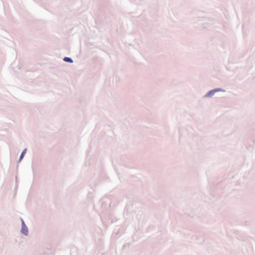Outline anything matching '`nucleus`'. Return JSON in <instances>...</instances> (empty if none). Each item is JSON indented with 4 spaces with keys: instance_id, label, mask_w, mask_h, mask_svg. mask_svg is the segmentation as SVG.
<instances>
[{
    "instance_id": "obj_1",
    "label": "nucleus",
    "mask_w": 255,
    "mask_h": 255,
    "mask_svg": "<svg viewBox=\"0 0 255 255\" xmlns=\"http://www.w3.org/2000/svg\"><path fill=\"white\" fill-rule=\"evenodd\" d=\"M220 91V89H215V90H213L210 91V92H209L208 93V94H207L206 96L210 97V96L213 95L216 92Z\"/></svg>"
},
{
    "instance_id": "obj_2",
    "label": "nucleus",
    "mask_w": 255,
    "mask_h": 255,
    "mask_svg": "<svg viewBox=\"0 0 255 255\" xmlns=\"http://www.w3.org/2000/svg\"><path fill=\"white\" fill-rule=\"evenodd\" d=\"M21 232L25 235H27V234H28V230H27V228L24 226V225H23V226H22V229H21Z\"/></svg>"
},
{
    "instance_id": "obj_3",
    "label": "nucleus",
    "mask_w": 255,
    "mask_h": 255,
    "mask_svg": "<svg viewBox=\"0 0 255 255\" xmlns=\"http://www.w3.org/2000/svg\"><path fill=\"white\" fill-rule=\"evenodd\" d=\"M64 60L66 62H70V63L73 62V60L70 58H69V57H65L64 58Z\"/></svg>"
},
{
    "instance_id": "obj_4",
    "label": "nucleus",
    "mask_w": 255,
    "mask_h": 255,
    "mask_svg": "<svg viewBox=\"0 0 255 255\" xmlns=\"http://www.w3.org/2000/svg\"><path fill=\"white\" fill-rule=\"evenodd\" d=\"M25 152H26V149H25L24 150H23V151H22L20 156V158H19V161L21 160V159L23 158V157L24 156V154H25Z\"/></svg>"
}]
</instances>
